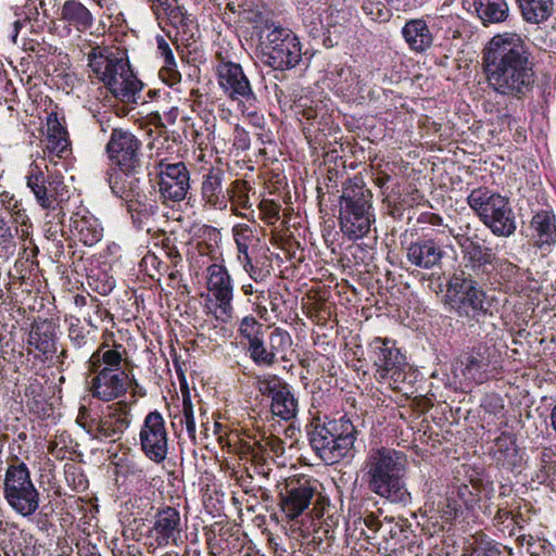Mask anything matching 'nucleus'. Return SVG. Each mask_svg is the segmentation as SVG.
Wrapping results in <instances>:
<instances>
[{
    "label": "nucleus",
    "instance_id": "58836bf2",
    "mask_svg": "<svg viewBox=\"0 0 556 556\" xmlns=\"http://www.w3.org/2000/svg\"><path fill=\"white\" fill-rule=\"evenodd\" d=\"M167 16L169 24L175 27L182 35V39L188 40L192 38L193 20L186 11L179 5H173L164 12Z\"/></svg>",
    "mask_w": 556,
    "mask_h": 556
},
{
    "label": "nucleus",
    "instance_id": "393cba45",
    "mask_svg": "<svg viewBox=\"0 0 556 556\" xmlns=\"http://www.w3.org/2000/svg\"><path fill=\"white\" fill-rule=\"evenodd\" d=\"M130 425L129 408L125 402H118L108 407V414L101 417L100 435L98 440L116 442Z\"/></svg>",
    "mask_w": 556,
    "mask_h": 556
},
{
    "label": "nucleus",
    "instance_id": "72a5a7b5",
    "mask_svg": "<svg viewBox=\"0 0 556 556\" xmlns=\"http://www.w3.org/2000/svg\"><path fill=\"white\" fill-rule=\"evenodd\" d=\"M270 412L283 420H291L296 416L299 403L289 383L270 400Z\"/></svg>",
    "mask_w": 556,
    "mask_h": 556
},
{
    "label": "nucleus",
    "instance_id": "680f3d73",
    "mask_svg": "<svg viewBox=\"0 0 556 556\" xmlns=\"http://www.w3.org/2000/svg\"><path fill=\"white\" fill-rule=\"evenodd\" d=\"M14 235L5 217L0 214V245H5L12 241Z\"/></svg>",
    "mask_w": 556,
    "mask_h": 556
},
{
    "label": "nucleus",
    "instance_id": "f8f14e48",
    "mask_svg": "<svg viewBox=\"0 0 556 556\" xmlns=\"http://www.w3.org/2000/svg\"><path fill=\"white\" fill-rule=\"evenodd\" d=\"M142 168H135L134 172L112 168L108 172V182L112 192L128 203L129 212L136 211L139 214L148 213L146 195L140 187V174Z\"/></svg>",
    "mask_w": 556,
    "mask_h": 556
},
{
    "label": "nucleus",
    "instance_id": "6ab92c4d",
    "mask_svg": "<svg viewBox=\"0 0 556 556\" xmlns=\"http://www.w3.org/2000/svg\"><path fill=\"white\" fill-rule=\"evenodd\" d=\"M314 494L315 489L308 480L288 481L279 492L281 510L289 520H294L308 508Z\"/></svg>",
    "mask_w": 556,
    "mask_h": 556
},
{
    "label": "nucleus",
    "instance_id": "ddd939ff",
    "mask_svg": "<svg viewBox=\"0 0 556 556\" xmlns=\"http://www.w3.org/2000/svg\"><path fill=\"white\" fill-rule=\"evenodd\" d=\"M139 439L141 450L150 460L161 464L166 459L168 454V433L161 413L154 410L146 416Z\"/></svg>",
    "mask_w": 556,
    "mask_h": 556
},
{
    "label": "nucleus",
    "instance_id": "5701e85b",
    "mask_svg": "<svg viewBox=\"0 0 556 556\" xmlns=\"http://www.w3.org/2000/svg\"><path fill=\"white\" fill-rule=\"evenodd\" d=\"M493 361V351L484 343L475 345L456 361L462 375L471 381L482 382Z\"/></svg>",
    "mask_w": 556,
    "mask_h": 556
},
{
    "label": "nucleus",
    "instance_id": "9b49d317",
    "mask_svg": "<svg viewBox=\"0 0 556 556\" xmlns=\"http://www.w3.org/2000/svg\"><path fill=\"white\" fill-rule=\"evenodd\" d=\"M109 160L119 170L143 167L142 142L129 130L114 128L105 146Z\"/></svg>",
    "mask_w": 556,
    "mask_h": 556
},
{
    "label": "nucleus",
    "instance_id": "ea45409f",
    "mask_svg": "<svg viewBox=\"0 0 556 556\" xmlns=\"http://www.w3.org/2000/svg\"><path fill=\"white\" fill-rule=\"evenodd\" d=\"M247 350L251 359L257 366L270 367L277 363V357H274L269 348L265 345L264 337L254 340L251 343H247Z\"/></svg>",
    "mask_w": 556,
    "mask_h": 556
},
{
    "label": "nucleus",
    "instance_id": "774afa93",
    "mask_svg": "<svg viewBox=\"0 0 556 556\" xmlns=\"http://www.w3.org/2000/svg\"><path fill=\"white\" fill-rule=\"evenodd\" d=\"M91 417H92V415L90 414V410L87 407L81 406L79 408V412H78V415H77V418H76V422L81 428H84L85 422H88V420H90Z\"/></svg>",
    "mask_w": 556,
    "mask_h": 556
},
{
    "label": "nucleus",
    "instance_id": "f704fd0d",
    "mask_svg": "<svg viewBox=\"0 0 556 556\" xmlns=\"http://www.w3.org/2000/svg\"><path fill=\"white\" fill-rule=\"evenodd\" d=\"M522 18L530 24H541L553 13V0H517Z\"/></svg>",
    "mask_w": 556,
    "mask_h": 556
},
{
    "label": "nucleus",
    "instance_id": "a19ab883",
    "mask_svg": "<svg viewBox=\"0 0 556 556\" xmlns=\"http://www.w3.org/2000/svg\"><path fill=\"white\" fill-rule=\"evenodd\" d=\"M494 455L497 460L513 459L517 454L516 439L511 433L503 432L494 441Z\"/></svg>",
    "mask_w": 556,
    "mask_h": 556
},
{
    "label": "nucleus",
    "instance_id": "e433bc0d",
    "mask_svg": "<svg viewBox=\"0 0 556 556\" xmlns=\"http://www.w3.org/2000/svg\"><path fill=\"white\" fill-rule=\"evenodd\" d=\"M73 230L78 240L87 247H92L102 238V228L92 217L76 216L73 219Z\"/></svg>",
    "mask_w": 556,
    "mask_h": 556
},
{
    "label": "nucleus",
    "instance_id": "473e14b6",
    "mask_svg": "<svg viewBox=\"0 0 556 556\" xmlns=\"http://www.w3.org/2000/svg\"><path fill=\"white\" fill-rule=\"evenodd\" d=\"M68 134L61 124L56 113H51L47 117V149L62 157L70 149Z\"/></svg>",
    "mask_w": 556,
    "mask_h": 556
},
{
    "label": "nucleus",
    "instance_id": "aec40b11",
    "mask_svg": "<svg viewBox=\"0 0 556 556\" xmlns=\"http://www.w3.org/2000/svg\"><path fill=\"white\" fill-rule=\"evenodd\" d=\"M450 233L462 249L465 268L476 275H488L494 269L497 258L491 248L480 244L472 238L455 235L452 229Z\"/></svg>",
    "mask_w": 556,
    "mask_h": 556
},
{
    "label": "nucleus",
    "instance_id": "f3484780",
    "mask_svg": "<svg viewBox=\"0 0 556 556\" xmlns=\"http://www.w3.org/2000/svg\"><path fill=\"white\" fill-rule=\"evenodd\" d=\"M93 375L89 382L90 394L100 401L110 402L126 394L129 377L126 371H114L103 367L90 370Z\"/></svg>",
    "mask_w": 556,
    "mask_h": 556
},
{
    "label": "nucleus",
    "instance_id": "e2e57ef3",
    "mask_svg": "<svg viewBox=\"0 0 556 556\" xmlns=\"http://www.w3.org/2000/svg\"><path fill=\"white\" fill-rule=\"evenodd\" d=\"M101 417H91L88 422H85V429L93 439L98 440L100 435Z\"/></svg>",
    "mask_w": 556,
    "mask_h": 556
},
{
    "label": "nucleus",
    "instance_id": "0e129e2a",
    "mask_svg": "<svg viewBox=\"0 0 556 556\" xmlns=\"http://www.w3.org/2000/svg\"><path fill=\"white\" fill-rule=\"evenodd\" d=\"M90 306L92 307L94 315L100 320H104L106 317L111 316L110 312L102 306L101 302L97 298H90Z\"/></svg>",
    "mask_w": 556,
    "mask_h": 556
},
{
    "label": "nucleus",
    "instance_id": "4d7b16f0",
    "mask_svg": "<svg viewBox=\"0 0 556 556\" xmlns=\"http://www.w3.org/2000/svg\"><path fill=\"white\" fill-rule=\"evenodd\" d=\"M267 300H268V304H269L271 313L276 317L281 315V313H282L281 306L285 302H283V299H282V295L280 294V292L268 290L267 291Z\"/></svg>",
    "mask_w": 556,
    "mask_h": 556
},
{
    "label": "nucleus",
    "instance_id": "5fc2aeb1",
    "mask_svg": "<svg viewBox=\"0 0 556 556\" xmlns=\"http://www.w3.org/2000/svg\"><path fill=\"white\" fill-rule=\"evenodd\" d=\"M500 547L493 542H481L473 548L475 556H501Z\"/></svg>",
    "mask_w": 556,
    "mask_h": 556
},
{
    "label": "nucleus",
    "instance_id": "f257e3e1",
    "mask_svg": "<svg viewBox=\"0 0 556 556\" xmlns=\"http://www.w3.org/2000/svg\"><path fill=\"white\" fill-rule=\"evenodd\" d=\"M481 68L488 87L500 96L522 100L534 89L532 50L527 37L517 31L489 39L481 50Z\"/></svg>",
    "mask_w": 556,
    "mask_h": 556
},
{
    "label": "nucleus",
    "instance_id": "dca6fc26",
    "mask_svg": "<svg viewBox=\"0 0 556 556\" xmlns=\"http://www.w3.org/2000/svg\"><path fill=\"white\" fill-rule=\"evenodd\" d=\"M26 179L37 203L45 210L54 208L60 189L63 188L61 176L43 170L38 164L33 163Z\"/></svg>",
    "mask_w": 556,
    "mask_h": 556
},
{
    "label": "nucleus",
    "instance_id": "864d4df0",
    "mask_svg": "<svg viewBox=\"0 0 556 556\" xmlns=\"http://www.w3.org/2000/svg\"><path fill=\"white\" fill-rule=\"evenodd\" d=\"M12 201L13 198L11 197L5 206L7 210L10 212L15 223L20 224L22 227H26L29 220L28 216L25 214V211L18 206L16 201L13 204L11 203Z\"/></svg>",
    "mask_w": 556,
    "mask_h": 556
},
{
    "label": "nucleus",
    "instance_id": "3c124183",
    "mask_svg": "<svg viewBox=\"0 0 556 556\" xmlns=\"http://www.w3.org/2000/svg\"><path fill=\"white\" fill-rule=\"evenodd\" d=\"M232 144L237 150L241 151H245L250 148L249 132L240 125L235 126Z\"/></svg>",
    "mask_w": 556,
    "mask_h": 556
},
{
    "label": "nucleus",
    "instance_id": "37998d69",
    "mask_svg": "<svg viewBox=\"0 0 556 556\" xmlns=\"http://www.w3.org/2000/svg\"><path fill=\"white\" fill-rule=\"evenodd\" d=\"M286 384L287 382L277 375H266L257 378L258 391L262 395L270 397V400L275 397Z\"/></svg>",
    "mask_w": 556,
    "mask_h": 556
},
{
    "label": "nucleus",
    "instance_id": "c85d7f7f",
    "mask_svg": "<svg viewBox=\"0 0 556 556\" xmlns=\"http://www.w3.org/2000/svg\"><path fill=\"white\" fill-rule=\"evenodd\" d=\"M28 344L41 352L46 357L56 352V327L51 320L35 323L28 334Z\"/></svg>",
    "mask_w": 556,
    "mask_h": 556
},
{
    "label": "nucleus",
    "instance_id": "8fccbe9b",
    "mask_svg": "<svg viewBox=\"0 0 556 556\" xmlns=\"http://www.w3.org/2000/svg\"><path fill=\"white\" fill-rule=\"evenodd\" d=\"M260 210L269 224H274L279 218L280 205L271 200L261 201Z\"/></svg>",
    "mask_w": 556,
    "mask_h": 556
},
{
    "label": "nucleus",
    "instance_id": "69168bd1",
    "mask_svg": "<svg viewBox=\"0 0 556 556\" xmlns=\"http://www.w3.org/2000/svg\"><path fill=\"white\" fill-rule=\"evenodd\" d=\"M238 250V260L243 265L244 262L252 261L251 255L249 254V244L247 242H239L237 244Z\"/></svg>",
    "mask_w": 556,
    "mask_h": 556
},
{
    "label": "nucleus",
    "instance_id": "7ed1b4c3",
    "mask_svg": "<svg viewBox=\"0 0 556 556\" xmlns=\"http://www.w3.org/2000/svg\"><path fill=\"white\" fill-rule=\"evenodd\" d=\"M90 51L86 54L92 74L101 80L111 93L125 103L137 102L142 83L134 75L128 59L124 53L113 52L106 47L91 45L84 40Z\"/></svg>",
    "mask_w": 556,
    "mask_h": 556
},
{
    "label": "nucleus",
    "instance_id": "13d9d810",
    "mask_svg": "<svg viewBox=\"0 0 556 556\" xmlns=\"http://www.w3.org/2000/svg\"><path fill=\"white\" fill-rule=\"evenodd\" d=\"M528 551L531 556H552L549 544L545 541L528 542Z\"/></svg>",
    "mask_w": 556,
    "mask_h": 556
},
{
    "label": "nucleus",
    "instance_id": "49530a36",
    "mask_svg": "<svg viewBox=\"0 0 556 556\" xmlns=\"http://www.w3.org/2000/svg\"><path fill=\"white\" fill-rule=\"evenodd\" d=\"M88 334L84 327L80 326L79 319L76 323H72L68 328V339L72 345L77 349H84L88 345Z\"/></svg>",
    "mask_w": 556,
    "mask_h": 556
},
{
    "label": "nucleus",
    "instance_id": "a18cd8bd",
    "mask_svg": "<svg viewBox=\"0 0 556 556\" xmlns=\"http://www.w3.org/2000/svg\"><path fill=\"white\" fill-rule=\"evenodd\" d=\"M291 337L286 330L276 328L269 334L268 348L274 357H277L278 354L283 353L291 345Z\"/></svg>",
    "mask_w": 556,
    "mask_h": 556
},
{
    "label": "nucleus",
    "instance_id": "a878e982",
    "mask_svg": "<svg viewBox=\"0 0 556 556\" xmlns=\"http://www.w3.org/2000/svg\"><path fill=\"white\" fill-rule=\"evenodd\" d=\"M105 340L89 357V370H99L103 367L114 371H125L123 365L125 363L126 349L121 343L114 342L109 344V338L114 337L113 332H106Z\"/></svg>",
    "mask_w": 556,
    "mask_h": 556
},
{
    "label": "nucleus",
    "instance_id": "4be33fe9",
    "mask_svg": "<svg viewBox=\"0 0 556 556\" xmlns=\"http://www.w3.org/2000/svg\"><path fill=\"white\" fill-rule=\"evenodd\" d=\"M206 285L218 302V308L223 315L220 318L226 321L231 317L233 298L232 280L227 268L222 264H211L206 268Z\"/></svg>",
    "mask_w": 556,
    "mask_h": 556
},
{
    "label": "nucleus",
    "instance_id": "c9c22d12",
    "mask_svg": "<svg viewBox=\"0 0 556 556\" xmlns=\"http://www.w3.org/2000/svg\"><path fill=\"white\" fill-rule=\"evenodd\" d=\"M248 452L255 459L279 457L285 453V442L273 434H264L253 445L249 446Z\"/></svg>",
    "mask_w": 556,
    "mask_h": 556
},
{
    "label": "nucleus",
    "instance_id": "c756f323",
    "mask_svg": "<svg viewBox=\"0 0 556 556\" xmlns=\"http://www.w3.org/2000/svg\"><path fill=\"white\" fill-rule=\"evenodd\" d=\"M60 20L67 26L84 33L92 27L94 17L90 10L78 0H66L61 7Z\"/></svg>",
    "mask_w": 556,
    "mask_h": 556
},
{
    "label": "nucleus",
    "instance_id": "603ef678",
    "mask_svg": "<svg viewBox=\"0 0 556 556\" xmlns=\"http://www.w3.org/2000/svg\"><path fill=\"white\" fill-rule=\"evenodd\" d=\"M243 268L255 282L265 281L270 275L268 269L258 267L253 263V261L244 262Z\"/></svg>",
    "mask_w": 556,
    "mask_h": 556
},
{
    "label": "nucleus",
    "instance_id": "7c9ffc66",
    "mask_svg": "<svg viewBox=\"0 0 556 556\" xmlns=\"http://www.w3.org/2000/svg\"><path fill=\"white\" fill-rule=\"evenodd\" d=\"M402 35L415 52H424L432 46L433 36L424 20L415 18L405 23Z\"/></svg>",
    "mask_w": 556,
    "mask_h": 556
},
{
    "label": "nucleus",
    "instance_id": "423d86ee",
    "mask_svg": "<svg viewBox=\"0 0 556 556\" xmlns=\"http://www.w3.org/2000/svg\"><path fill=\"white\" fill-rule=\"evenodd\" d=\"M467 203L493 235L510 237L515 233L516 216L507 197L479 187L469 193Z\"/></svg>",
    "mask_w": 556,
    "mask_h": 556
},
{
    "label": "nucleus",
    "instance_id": "a211bd4d",
    "mask_svg": "<svg viewBox=\"0 0 556 556\" xmlns=\"http://www.w3.org/2000/svg\"><path fill=\"white\" fill-rule=\"evenodd\" d=\"M151 531L157 546L181 544L184 523L179 510L172 506L160 508L153 517Z\"/></svg>",
    "mask_w": 556,
    "mask_h": 556
},
{
    "label": "nucleus",
    "instance_id": "2f4dec72",
    "mask_svg": "<svg viewBox=\"0 0 556 556\" xmlns=\"http://www.w3.org/2000/svg\"><path fill=\"white\" fill-rule=\"evenodd\" d=\"M473 8L483 26L504 23L509 16L506 0H475Z\"/></svg>",
    "mask_w": 556,
    "mask_h": 556
},
{
    "label": "nucleus",
    "instance_id": "cd10ccee",
    "mask_svg": "<svg viewBox=\"0 0 556 556\" xmlns=\"http://www.w3.org/2000/svg\"><path fill=\"white\" fill-rule=\"evenodd\" d=\"M224 172L220 168H211L204 176L201 186L202 200L214 208L227 206V192L224 191Z\"/></svg>",
    "mask_w": 556,
    "mask_h": 556
},
{
    "label": "nucleus",
    "instance_id": "6e6d98bb",
    "mask_svg": "<svg viewBox=\"0 0 556 556\" xmlns=\"http://www.w3.org/2000/svg\"><path fill=\"white\" fill-rule=\"evenodd\" d=\"M455 500H459L460 504H467L468 497L471 495L469 486L465 483L453 485L447 491Z\"/></svg>",
    "mask_w": 556,
    "mask_h": 556
},
{
    "label": "nucleus",
    "instance_id": "412c9836",
    "mask_svg": "<svg viewBox=\"0 0 556 556\" xmlns=\"http://www.w3.org/2000/svg\"><path fill=\"white\" fill-rule=\"evenodd\" d=\"M380 515H382L381 509H378V514L366 513L362 520L370 531L381 533L387 544L386 549L394 551L397 545H402L408 539L410 526L406 519L401 518L395 520L393 517H384L381 520Z\"/></svg>",
    "mask_w": 556,
    "mask_h": 556
},
{
    "label": "nucleus",
    "instance_id": "c03bdc74",
    "mask_svg": "<svg viewBox=\"0 0 556 556\" xmlns=\"http://www.w3.org/2000/svg\"><path fill=\"white\" fill-rule=\"evenodd\" d=\"M264 327L254 317L247 316L241 320L239 331L243 339L251 343L264 337Z\"/></svg>",
    "mask_w": 556,
    "mask_h": 556
},
{
    "label": "nucleus",
    "instance_id": "4468645a",
    "mask_svg": "<svg viewBox=\"0 0 556 556\" xmlns=\"http://www.w3.org/2000/svg\"><path fill=\"white\" fill-rule=\"evenodd\" d=\"M159 191L164 202H180L190 189V172L184 162L159 165Z\"/></svg>",
    "mask_w": 556,
    "mask_h": 556
},
{
    "label": "nucleus",
    "instance_id": "1a4fd4ad",
    "mask_svg": "<svg viewBox=\"0 0 556 556\" xmlns=\"http://www.w3.org/2000/svg\"><path fill=\"white\" fill-rule=\"evenodd\" d=\"M302 60V47L298 36L289 28L274 26L263 42L261 61L276 70L295 67Z\"/></svg>",
    "mask_w": 556,
    "mask_h": 556
},
{
    "label": "nucleus",
    "instance_id": "6e6552de",
    "mask_svg": "<svg viewBox=\"0 0 556 556\" xmlns=\"http://www.w3.org/2000/svg\"><path fill=\"white\" fill-rule=\"evenodd\" d=\"M484 300V291L479 288L470 274L460 270L452 275L445 294V305L451 312L468 323L480 321V318L488 314Z\"/></svg>",
    "mask_w": 556,
    "mask_h": 556
},
{
    "label": "nucleus",
    "instance_id": "de8ad7c7",
    "mask_svg": "<svg viewBox=\"0 0 556 556\" xmlns=\"http://www.w3.org/2000/svg\"><path fill=\"white\" fill-rule=\"evenodd\" d=\"M182 415H184V422L186 425L188 434L191 438H194L195 437V420H194V415H193V406H192L189 394L184 395V399H182Z\"/></svg>",
    "mask_w": 556,
    "mask_h": 556
},
{
    "label": "nucleus",
    "instance_id": "2eb2a0df",
    "mask_svg": "<svg viewBox=\"0 0 556 556\" xmlns=\"http://www.w3.org/2000/svg\"><path fill=\"white\" fill-rule=\"evenodd\" d=\"M216 59L218 61L216 65L218 84L224 92L232 100L255 99L242 67L232 61L225 60L222 52L216 53Z\"/></svg>",
    "mask_w": 556,
    "mask_h": 556
},
{
    "label": "nucleus",
    "instance_id": "79ce46f5",
    "mask_svg": "<svg viewBox=\"0 0 556 556\" xmlns=\"http://www.w3.org/2000/svg\"><path fill=\"white\" fill-rule=\"evenodd\" d=\"M463 505L446 492V496L438 505V514L445 522H453L462 513Z\"/></svg>",
    "mask_w": 556,
    "mask_h": 556
},
{
    "label": "nucleus",
    "instance_id": "bf43d9fd",
    "mask_svg": "<svg viewBox=\"0 0 556 556\" xmlns=\"http://www.w3.org/2000/svg\"><path fill=\"white\" fill-rule=\"evenodd\" d=\"M157 50L163 58V63L173 65V61H175L174 53L167 40L163 37H157Z\"/></svg>",
    "mask_w": 556,
    "mask_h": 556
},
{
    "label": "nucleus",
    "instance_id": "0eeeda50",
    "mask_svg": "<svg viewBox=\"0 0 556 556\" xmlns=\"http://www.w3.org/2000/svg\"><path fill=\"white\" fill-rule=\"evenodd\" d=\"M3 497L17 515L30 518L39 509L40 493L28 466L17 456L10 459L3 479Z\"/></svg>",
    "mask_w": 556,
    "mask_h": 556
},
{
    "label": "nucleus",
    "instance_id": "052dcab7",
    "mask_svg": "<svg viewBox=\"0 0 556 556\" xmlns=\"http://www.w3.org/2000/svg\"><path fill=\"white\" fill-rule=\"evenodd\" d=\"M233 236L237 244H239V242H247L249 244V241L253 240V232L251 228L245 224H239L235 226Z\"/></svg>",
    "mask_w": 556,
    "mask_h": 556
},
{
    "label": "nucleus",
    "instance_id": "9d476101",
    "mask_svg": "<svg viewBox=\"0 0 556 556\" xmlns=\"http://www.w3.org/2000/svg\"><path fill=\"white\" fill-rule=\"evenodd\" d=\"M370 359L376 368L375 377L378 380L394 383L404 380V370L407 366L406 357L395 346V342L388 338H374L368 346Z\"/></svg>",
    "mask_w": 556,
    "mask_h": 556
},
{
    "label": "nucleus",
    "instance_id": "4c0bfd02",
    "mask_svg": "<svg viewBox=\"0 0 556 556\" xmlns=\"http://www.w3.org/2000/svg\"><path fill=\"white\" fill-rule=\"evenodd\" d=\"M250 187L245 180H235L230 188L226 190L227 198L232 204V211L242 217H248V214L239 212V208L249 210L251 207L249 198Z\"/></svg>",
    "mask_w": 556,
    "mask_h": 556
},
{
    "label": "nucleus",
    "instance_id": "bb28decb",
    "mask_svg": "<svg viewBox=\"0 0 556 556\" xmlns=\"http://www.w3.org/2000/svg\"><path fill=\"white\" fill-rule=\"evenodd\" d=\"M443 256V249L432 239H418L409 243L406 249L407 261L422 269H432L440 266Z\"/></svg>",
    "mask_w": 556,
    "mask_h": 556
},
{
    "label": "nucleus",
    "instance_id": "20e7f679",
    "mask_svg": "<svg viewBox=\"0 0 556 556\" xmlns=\"http://www.w3.org/2000/svg\"><path fill=\"white\" fill-rule=\"evenodd\" d=\"M309 445L327 465L348 457L355 444L357 430L345 416L340 418L314 417L307 426Z\"/></svg>",
    "mask_w": 556,
    "mask_h": 556
},
{
    "label": "nucleus",
    "instance_id": "39448f33",
    "mask_svg": "<svg viewBox=\"0 0 556 556\" xmlns=\"http://www.w3.org/2000/svg\"><path fill=\"white\" fill-rule=\"evenodd\" d=\"M372 193L361 176H354L342 184L339 199V225L350 240H358L368 235L375 223Z\"/></svg>",
    "mask_w": 556,
    "mask_h": 556
},
{
    "label": "nucleus",
    "instance_id": "b1692460",
    "mask_svg": "<svg viewBox=\"0 0 556 556\" xmlns=\"http://www.w3.org/2000/svg\"><path fill=\"white\" fill-rule=\"evenodd\" d=\"M529 229L534 248L543 255L552 252L556 244V216L552 211L541 210L533 215Z\"/></svg>",
    "mask_w": 556,
    "mask_h": 556
},
{
    "label": "nucleus",
    "instance_id": "f03ea898",
    "mask_svg": "<svg viewBox=\"0 0 556 556\" xmlns=\"http://www.w3.org/2000/svg\"><path fill=\"white\" fill-rule=\"evenodd\" d=\"M405 457L388 447L370 448L364 462L368 490L391 503L407 505L410 493L403 480Z\"/></svg>",
    "mask_w": 556,
    "mask_h": 556
},
{
    "label": "nucleus",
    "instance_id": "09e8293b",
    "mask_svg": "<svg viewBox=\"0 0 556 556\" xmlns=\"http://www.w3.org/2000/svg\"><path fill=\"white\" fill-rule=\"evenodd\" d=\"M160 78L168 86L173 87L180 83L181 74L177 70L176 61H173V65L163 63L159 72Z\"/></svg>",
    "mask_w": 556,
    "mask_h": 556
},
{
    "label": "nucleus",
    "instance_id": "338daca9",
    "mask_svg": "<svg viewBox=\"0 0 556 556\" xmlns=\"http://www.w3.org/2000/svg\"><path fill=\"white\" fill-rule=\"evenodd\" d=\"M507 519H515V516L507 508L500 507L494 516V521L496 525L505 522Z\"/></svg>",
    "mask_w": 556,
    "mask_h": 556
}]
</instances>
